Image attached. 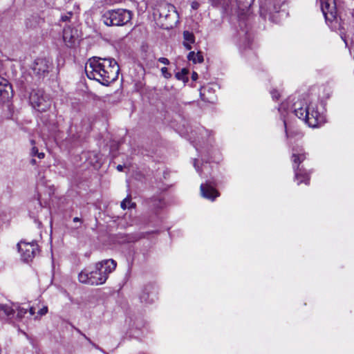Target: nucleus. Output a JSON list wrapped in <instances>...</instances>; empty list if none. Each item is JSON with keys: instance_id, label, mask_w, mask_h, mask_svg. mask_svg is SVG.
<instances>
[{"instance_id": "1", "label": "nucleus", "mask_w": 354, "mask_h": 354, "mask_svg": "<svg viewBox=\"0 0 354 354\" xmlns=\"http://www.w3.org/2000/svg\"><path fill=\"white\" fill-rule=\"evenodd\" d=\"M119 66L114 59L93 57L90 58L85 66L87 77L103 85H108L117 80Z\"/></svg>"}, {"instance_id": "2", "label": "nucleus", "mask_w": 354, "mask_h": 354, "mask_svg": "<svg viewBox=\"0 0 354 354\" xmlns=\"http://www.w3.org/2000/svg\"><path fill=\"white\" fill-rule=\"evenodd\" d=\"M117 266V263L112 259H105L95 263L94 269H85L78 274V280L82 283L91 286L104 284Z\"/></svg>"}, {"instance_id": "3", "label": "nucleus", "mask_w": 354, "mask_h": 354, "mask_svg": "<svg viewBox=\"0 0 354 354\" xmlns=\"http://www.w3.org/2000/svg\"><path fill=\"white\" fill-rule=\"evenodd\" d=\"M293 107L295 115L310 127H319L326 122L324 113L319 111L318 105L315 102L308 104L304 101H297Z\"/></svg>"}, {"instance_id": "4", "label": "nucleus", "mask_w": 354, "mask_h": 354, "mask_svg": "<svg viewBox=\"0 0 354 354\" xmlns=\"http://www.w3.org/2000/svg\"><path fill=\"white\" fill-rule=\"evenodd\" d=\"M307 156L308 153L301 146L296 145L292 148L291 160L295 172V178L297 181V185H300L302 183L306 185L309 184L310 174L302 166H300L307 158Z\"/></svg>"}, {"instance_id": "5", "label": "nucleus", "mask_w": 354, "mask_h": 354, "mask_svg": "<svg viewBox=\"0 0 354 354\" xmlns=\"http://www.w3.org/2000/svg\"><path fill=\"white\" fill-rule=\"evenodd\" d=\"M131 12L124 9L108 10L102 17L104 23L109 26H124L131 21Z\"/></svg>"}, {"instance_id": "6", "label": "nucleus", "mask_w": 354, "mask_h": 354, "mask_svg": "<svg viewBox=\"0 0 354 354\" xmlns=\"http://www.w3.org/2000/svg\"><path fill=\"white\" fill-rule=\"evenodd\" d=\"M29 100L31 106L40 112L47 111L51 105L50 97L41 89L32 90Z\"/></svg>"}, {"instance_id": "7", "label": "nucleus", "mask_w": 354, "mask_h": 354, "mask_svg": "<svg viewBox=\"0 0 354 354\" xmlns=\"http://www.w3.org/2000/svg\"><path fill=\"white\" fill-rule=\"evenodd\" d=\"M284 0H263L260 4V14L266 19H271L274 13L279 12Z\"/></svg>"}, {"instance_id": "8", "label": "nucleus", "mask_w": 354, "mask_h": 354, "mask_svg": "<svg viewBox=\"0 0 354 354\" xmlns=\"http://www.w3.org/2000/svg\"><path fill=\"white\" fill-rule=\"evenodd\" d=\"M321 9L327 23L338 22L335 0H320Z\"/></svg>"}, {"instance_id": "9", "label": "nucleus", "mask_w": 354, "mask_h": 354, "mask_svg": "<svg viewBox=\"0 0 354 354\" xmlns=\"http://www.w3.org/2000/svg\"><path fill=\"white\" fill-rule=\"evenodd\" d=\"M19 252L24 261H31L39 252L38 245L36 243L20 242L17 244Z\"/></svg>"}, {"instance_id": "10", "label": "nucleus", "mask_w": 354, "mask_h": 354, "mask_svg": "<svg viewBox=\"0 0 354 354\" xmlns=\"http://www.w3.org/2000/svg\"><path fill=\"white\" fill-rule=\"evenodd\" d=\"M50 68H52V62L47 58H37L32 65V71L39 77L45 76Z\"/></svg>"}, {"instance_id": "11", "label": "nucleus", "mask_w": 354, "mask_h": 354, "mask_svg": "<svg viewBox=\"0 0 354 354\" xmlns=\"http://www.w3.org/2000/svg\"><path fill=\"white\" fill-rule=\"evenodd\" d=\"M158 11L160 18H164L166 20L172 18L174 22L178 20V13L176 7L172 4L162 3L159 6Z\"/></svg>"}, {"instance_id": "12", "label": "nucleus", "mask_w": 354, "mask_h": 354, "mask_svg": "<svg viewBox=\"0 0 354 354\" xmlns=\"http://www.w3.org/2000/svg\"><path fill=\"white\" fill-rule=\"evenodd\" d=\"M200 189L202 196L211 201H214L220 195L219 192L208 183L201 184Z\"/></svg>"}, {"instance_id": "13", "label": "nucleus", "mask_w": 354, "mask_h": 354, "mask_svg": "<svg viewBox=\"0 0 354 354\" xmlns=\"http://www.w3.org/2000/svg\"><path fill=\"white\" fill-rule=\"evenodd\" d=\"M12 92L11 85L8 81L0 76V97L2 100L8 99Z\"/></svg>"}, {"instance_id": "14", "label": "nucleus", "mask_w": 354, "mask_h": 354, "mask_svg": "<svg viewBox=\"0 0 354 354\" xmlns=\"http://www.w3.org/2000/svg\"><path fill=\"white\" fill-rule=\"evenodd\" d=\"M77 37L76 30L68 26L64 28L63 39L68 46H72L75 41Z\"/></svg>"}, {"instance_id": "15", "label": "nucleus", "mask_w": 354, "mask_h": 354, "mask_svg": "<svg viewBox=\"0 0 354 354\" xmlns=\"http://www.w3.org/2000/svg\"><path fill=\"white\" fill-rule=\"evenodd\" d=\"M151 287H146L140 295V300L142 303H151L153 298L151 297V292H150Z\"/></svg>"}, {"instance_id": "16", "label": "nucleus", "mask_w": 354, "mask_h": 354, "mask_svg": "<svg viewBox=\"0 0 354 354\" xmlns=\"http://www.w3.org/2000/svg\"><path fill=\"white\" fill-rule=\"evenodd\" d=\"M15 313V310L12 307L7 304H0V315L5 316L8 318H11Z\"/></svg>"}, {"instance_id": "17", "label": "nucleus", "mask_w": 354, "mask_h": 354, "mask_svg": "<svg viewBox=\"0 0 354 354\" xmlns=\"http://www.w3.org/2000/svg\"><path fill=\"white\" fill-rule=\"evenodd\" d=\"M187 59L189 61H192L194 64L202 63L203 62V56L201 52L195 53V52L191 51L187 55Z\"/></svg>"}, {"instance_id": "18", "label": "nucleus", "mask_w": 354, "mask_h": 354, "mask_svg": "<svg viewBox=\"0 0 354 354\" xmlns=\"http://www.w3.org/2000/svg\"><path fill=\"white\" fill-rule=\"evenodd\" d=\"M120 206L121 208L123 209H126L127 208L131 209L136 207V203H132L131 200V196H128L121 202Z\"/></svg>"}, {"instance_id": "19", "label": "nucleus", "mask_w": 354, "mask_h": 354, "mask_svg": "<svg viewBox=\"0 0 354 354\" xmlns=\"http://www.w3.org/2000/svg\"><path fill=\"white\" fill-rule=\"evenodd\" d=\"M184 42L194 43L195 37L194 34L188 30L183 32Z\"/></svg>"}, {"instance_id": "20", "label": "nucleus", "mask_w": 354, "mask_h": 354, "mask_svg": "<svg viewBox=\"0 0 354 354\" xmlns=\"http://www.w3.org/2000/svg\"><path fill=\"white\" fill-rule=\"evenodd\" d=\"M30 155L32 156H37L39 159L44 158V153L43 152H39L38 149L35 146L31 149Z\"/></svg>"}, {"instance_id": "21", "label": "nucleus", "mask_w": 354, "mask_h": 354, "mask_svg": "<svg viewBox=\"0 0 354 354\" xmlns=\"http://www.w3.org/2000/svg\"><path fill=\"white\" fill-rule=\"evenodd\" d=\"M187 70L185 68H183L180 72H178L176 74V77L179 80L185 81L187 79L186 75L187 74Z\"/></svg>"}, {"instance_id": "22", "label": "nucleus", "mask_w": 354, "mask_h": 354, "mask_svg": "<svg viewBox=\"0 0 354 354\" xmlns=\"http://www.w3.org/2000/svg\"><path fill=\"white\" fill-rule=\"evenodd\" d=\"M16 310H17V317L22 318L27 313L28 308L21 307V306H17L16 308Z\"/></svg>"}, {"instance_id": "23", "label": "nucleus", "mask_w": 354, "mask_h": 354, "mask_svg": "<svg viewBox=\"0 0 354 354\" xmlns=\"http://www.w3.org/2000/svg\"><path fill=\"white\" fill-rule=\"evenodd\" d=\"M161 72L162 75L167 79L170 78L171 76V73H169L168 69L166 67H162L161 68Z\"/></svg>"}, {"instance_id": "24", "label": "nucleus", "mask_w": 354, "mask_h": 354, "mask_svg": "<svg viewBox=\"0 0 354 354\" xmlns=\"http://www.w3.org/2000/svg\"><path fill=\"white\" fill-rule=\"evenodd\" d=\"M270 93L273 100H277L280 97V94L277 90H272Z\"/></svg>"}, {"instance_id": "25", "label": "nucleus", "mask_w": 354, "mask_h": 354, "mask_svg": "<svg viewBox=\"0 0 354 354\" xmlns=\"http://www.w3.org/2000/svg\"><path fill=\"white\" fill-rule=\"evenodd\" d=\"M48 313V307L44 306L42 308H41L38 312L37 314L39 316L45 315Z\"/></svg>"}, {"instance_id": "26", "label": "nucleus", "mask_w": 354, "mask_h": 354, "mask_svg": "<svg viewBox=\"0 0 354 354\" xmlns=\"http://www.w3.org/2000/svg\"><path fill=\"white\" fill-rule=\"evenodd\" d=\"M158 62L160 63L165 64V65H169V60L167 58L165 57H160L158 59Z\"/></svg>"}, {"instance_id": "27", "label": "nucleus", "mask_w": 354, "mask_h": 354, "mask_svg": "<svg viewBox=\"0 0 354 354\" xmlns=\"http://www.w3.org/2000/svg\"><path fill=\"white\" fill-rule=\"evenodd\" d=\"M191 7L193 10H197L200 7V3L197 1H192L191 3Z\"/></svg>"}, {"instance_id": "28", "label": "nucleus", "mask_w": 354, "mask_h": 354, "mask_svg": "<svg viewBox=\"0 0 354 354\" xmlns=\"http://www.w3.org/2000/svg\"><path fill=\"white\" fill-rule=\"evenodd\" d=\"M72 15V13L71 12H69L68 13V15H64V16H62V21H69Z\"/></svg>"}, {"instance_id": "29", "label": "nucleus", "mask_w": 354, "mask_h": 354, "mask_svg": "<svg viewBox=\"0 0 354 354\" xmlns=\"http://www.w3.org/2000/svg\"><path fill=\"white\" fill-rule=\"evenodd\" d=\"M194 166L196 168V171L198 172V174L201 175L202 171L200 170V169L197 166V160L196 159L194 160Z\"/></svg>"}, {"instance_id": "30", "label": "nucleus", "mask_w": 354, "mask_h": 354, "mask_svg": "<svg viewBox=\"0 0 354 354\" xmlns=\"http://www.w3.org/2000/svg\"><path fill=\"white\" fill-rule=\"evenodd\" d=\"M192 43H189V42H183V45L186 48V49L187 50H190L192 48Z\"/></svg>"}, {"instance_id": "31", "label": "nucleus", "mask_w": 354, "mask_h": 354, "mask_svg": "<svg viewBox=\"0 0 354 354\" xmlns=\"http://www.w3.org/2000/svg\"><path fill=\"white\" fill-rule=\"evenodd\" d=\"M192 79L194 81H195V80H196L198 79V74H197V73H196L194 71L192 73Z\"/></svg>"}, {"instance_id": "32", "label": "nucleus", "mask_w": 354, "mask_h": 354, "mask_svg": "<svg viewBox=\"0 0 354 354\" xmlns=\"http://www.w3.org/2000/svg\"><path fill=\"white\" fill-rule=\"evenodd\" d=\"M29 313H30V315H35V308L33 307L29 308Z\"/></svg>"}, {"instance_id": "33", "label": "nucleus", "mask_w": 354, "mask_h": 354, "mask_svg": "<svg viewBox=\"0 0 354 354\" xmlns=\"http://www.w3.org/2000/svg\"><path fill=\"white\" fill-rule=\"evenodd\" d=\"M73 222H80V223H82V220L79 217H75L73 218Z\"/></svg>"}, {"instance_id": "34", "label": "nucleus", "mask_w": 354, "mask_h": 354, "mask_svg": "<svg viewBox=\"0 0 354 354\" xmlns=\"http://www.w3.org/2000/svg\"><path fill=\"white\" fill-rule=\"evenodd\" d=\"M117 169H118V171H122V169H123V166H122V165H118L117 166Z\"/></svg>"}, {"instance_id": "35", "label": "nucleus", "mask_w": 354, "mask_h": 354, "mask_svg": "<svg viewBox=\"0 0 354 354\" xmlns=\"http://www.w3.org/2000/svg\"><path fill=\"white\" fill-rule=\"evenodd\" d=\"M30 162H31V164L35 165V164L36 163V161H35V159H32V160H30Z\"/></svg>"}, {"instance_id": "36", "label": "nucleus", "mask_w": 354, "mask_h": 354, "mask_svg": "<svg viewBox=\"0 0 354 354\" xmlns=\"http://www.w3.org/2000/svg\"><path fill=\"white\" fill-rule=\"evenodd\" d=\"M207 167V165H203V169H206Z\"/></svg>"}, {"instance_id": "37", "label": "nucleus", "mask_w": 354, "mask_h": 354, "mask_svg": "<svg viewBox=\"0 0 354 354\" xmlns=\"http://www.w3.org/2000/svg\"><path fill=\"white\" fill-rule=\"evenodd\" d=\"M31 144H32V145H35V141H34V140H31Z\"/></svg>"}, {"instance_id": "38", "label": "nucleus", "mask_w": 354, "mask_h": 354, "mask_svg": "<svg viewBox=\"0 0 354 354\" xmlns=\"http://www.w3.org/2000/svg\"><path fill=\"white\" fill-rule=\"evenodd\" d=\"M286 136L288 138V134L287 130H286Z\"/></svg>"}]
</instances>
